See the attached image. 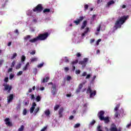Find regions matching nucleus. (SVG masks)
<instances>
[{
	"instance_id": "nucleus-60",
	"label": "nucleus",
	"mask_w": 131,
	"mask_h": 131,
	"mask_svg": "<svg viewBox=\"0 0 131 131\" xmlns=\"http://www.w3.org/2000/svg\"><path fill=\"white\" fill-rule=\"evenodd\" d=\"M4 81H5V82H8V81H9V78L6 77L4 79Z\"/></svg>"
},
{
	"instance_id": "nucleus-22",
	"label": "nucleus",
	"mask_w": 131,
	"mask_h": 131,
	"mask_svg": "<svg viewBox=\"0 0 131 131\" xmlns=\"http://www.w3.org/2000/svg\"><path fill=\"white\" fill-rule=\"evenodd\" d=\"M115 2L114 1H110V2H108L107 3V6L108 7H110V6H111V5H113V4H115Z\"/></svg>"
},
{
	"instance_id": "nucleus-36",
	"label": "nucleus",
	"mask_w": 131,
	"mask_h": 131,
	"mask_svg": "<svg viewBox=\"0 0 131 131\" xmlns=\"http://www.w3.org/2000/svg\"><path fill=\"white\" fill-rule=\"evenodd\" d=\"M23 114L24 115H26V114H27V110H26V108L24 109Z\"/></svg>"
},
{
	"instance_id": "nucleus-28",
	"label": "nucleus",
	"mask_w": 131,
	"mask_h": 131,
	"mask_svg": "<svg viewBox=\"0 0 131 131\" xmlns=\"http://www.w3.org/2000/svg\"><path fill=\"white\" fill-rule=\"evenodd\" d=\"M77 63H78V60L76 59V60L72 61L71 62V64L72 65H75V64H77Z\"/></svg>"
},
{
	"instance_id": "nucleus-58",
	"label": "nucleus",
	"mask_w": 131,
	"mask_h": 131,
	"mask_svg": "<svg viewBox=\"0 0 131 131\" xmlns=\"http://www.w3.org/2000/svg\"><path fill=\"white\" fill-rule=\"evenodd\" d=\"M33 73H37V69L34 68V69H33Z\"/></svg>"
},
{
	"instance_id": "nucleus-2",
	"label": "nucleus",
	"mask_w": 131,
	"mask_h": 131,
	"mask_svg": "<svg viewBox=\"0 0 131 131\" xmlns=\"http://www.w3.org/2000/svg\"><path fill=\"white\" fill-rule=\"evenodd\" d=\"M127 17L126 16H122L120 18H118L117 20L116 21L115 24L114 28H115L116 30L118 28H121V25L124 23L125 20H126Z\"/></svg>"
},
{
	"instance_id": "nucleus-37",
	"label": "nucleus",
	"mask_w": 131,
	"mask_h": 131,
	"mask_svg": "<svg viewBox=\"0 0 131 131\" xmlns=\"http://www.w3.org/2000/svg\"><path fill=\"white\" fill-rule=\"evenodd\" d=\"M22 74H23V72L22 71H20L17 73V76H20V75H22Z\"/></svg>"
},
{
	"instance_id": "nucleus-20",
	"label": "nucleus",
	"mask_w": 131,
	"mask_h": 131,
	"mask_svg": "<svg viewBox=\"0 0 131 131\" xmlns=\"http://www.w3.org/2000/svg\"><path fill=\"white\" fill-rule=\"evenodd\" d=\"M30 38H31V36H30V35H28L25 36L24 40H25V41H27V40H28V39H30Z\"/></svg>"
},
{
	"instance_id": "nucleus-42",
	"label": "nucleus",
	"mask_w": 131,
	"mask_h": 131,
	"mask_svg": "<svg viewBox=\"0 0 131 131\" xmlns=\"http://www.w3.org/2000/svg\"><path fill=\"white\" fill-rule=\"evenodd\" d=\"M15 64H16V62H15V61H12L11 65V68H13V67H14V66H15Z\"/></svg>"
},
{
	"instance_id": "nucleus-41",
	"label": "nucleus",
	"mask_w": 131,
	"mask_h": 131,
	"mask_svg": "<svg viewBox=\"0 0 131 131\" xmlns=\"http://www.w3.org/2000/svg\"><path fill=\"white\" fill-rule=\"evenodd\" d=\"M97 131H103V130L101 129V125H98L97 128Z\"/></svg>"
},
{
	"instance_id": "nucleus-44",
	"label": "nucleus",
	"mask_w": 131,
	"mask_h": 131,
	"mask_svg": "<svg viewBox=\"0 0 131 131\" xmlns=\"http://www.w3.org/2000/svg\"><path fill=\"white\" fill-rule=\"evenodd\" d=\"M39 111V107H38L35 110V113L36 114Z\"/></svg>"
},
{
	"instance_id": "nucleus-40",
	"label": "nucleus",
	"mask_w": 131,
	"mask_h": 131,
	"mask_svg": "<svg viewBox=\"0 0 131 131\" xmlns=\"http://www.w3.org/2000/svg\"><path fill=\"white\" fill-rule=\"evenodd\" d=\"M80 126V124L79 123H77L74 125V128H77L78 127H79Z\"/></svg>"
},
{
	"instance_id": "nucleus-17",
	"label": "nucleus",
	"mask_w": 131,
	"mask_h": 131,
	"mask_svg": "<svg viewBox=\"0 0 131 131\" xmlns=\"http://www.w3.org/2000/svg\"><path fill=\"white\" fill-rule=\"evenodd\" d=\"M31 63H33L34 62H37L38 61V58L37 57H32L31 59Z\"/></svg>"
},
{
	"instance_id": "nucleus-11",
	"label": "nucleus",
	"mask_w": 131,
	"mask_h": 131,
	"mask_svg": "<svg viewBox=\"0 0 131 131\" xmlns=\"http://www.w3.org/2000/svg\"><path fill=\"white\" fill-rule=\"evenodd\" d=\"M64 112V108L60 107L58 110V115L59 118H62L63 117V112Z\"/></svg>"
},
{
	"instance_id": "nucleus-19",
	"label": "nucleus",
	"mask_w": 131,
	"mask_h": 131,
	"mask_svg": "<svg viewBox=\"0 0 131 131\" xmlns=\"http://www.w3.org/2000/svg\"><path fill=\"white\" fill-rule=\"evenodd\" d=\"M96 94H97L96 91H94L93 92H91V93H90V98H93V97L96 96Z\"/></svg>"
},
{
	"instance_id": "nucleus-54",
	"label": "nucleus",
	"mask_w": 131,
	"mask_h": 131,
	"mask_svg": "<svg viewBox=\"0 0 131 131\" xmlns=\"http://www.w3.org/2000/svg\"><path fill=\"white\" fill-rule=\"evenodd\" d=\"M64 71H66V72H68V71H69V68L68 67L64 68Z\"/></svg>"
},
{
	"instance_id": "nucleus-29",
	"label": "nucleus",
	"mask_w": 131,
	"mask_h": 131,
	"mask_svg": "<svg viewBox=\"0 0 131 131\" xmlns=\"http://www.w3.org/2000/svg\"><path fill=\"white\" fill-rule=\"evenodd\" d=\"M95 123H96V121L93 120L90 123L89 126H93Z\"/></svg>"
},
{
	"instance_id": "nucleus-10",
	"label": "nucleus",
	"mask_w": 131,
	"mask_h": 131,
	"mask_svg": "<svg viewBox=\"0 0 131 131\" xmlns=\"http://www.w3.org/2000/svg\"><path fill=\"white\" fill-rule=\"evenodd\" d=\"M4 121L7 125H8L9 126H12L13 125V124L10 121V118H6Z\"/></svg>"
},
{
	"instance_id": "nucleus-9",
	"label": "nucleus",
	"mask_w": 131,
	"mask_h": 131,
	"mask_svg": "<svg viewBox=\"0 0 131 131\" xmlns=\"http://www.w3.org/2000/svg\"><path fill=\"white\" fill-rule=\"evenodd\" d=\"M51 93L53 96L57 94V88L56 85H53L51 87Z\"/></svg>"
},
{
	"instance_id": "nucleus-7",
	"label": "nucleus",
	"mask_w": 131,
	"mask_h": 131,
	"mask_svg": "<svg viewBox=\"0 0 131 131\" xmlns=\"http://www.w3.org/2000/svg\"><path fill=\"white\" fill-rule=\"evenodd\" d=\"M3 86H4V91H7L8 93H11V91L12 90V86H10L9 84H7L5 83L3 84Z\"/></svg>"
},
{
	"instance_id": "nucleus-61",
	"label": "nucleus",
	"mask_w": 131,
	"mask_h": 131,
	"mask_svg": "<svg viewBox=\"0 0 131 131\" xmlns=\"http://www.w3.org/2000/svg\"><path fill=\"white\" fill-rule=\"evenodd\" d=\"M73 118H74V116H70L69 117V119L70 120H72V119H73Z\"/></svg>"
},
{
	"instance_id": "nucleus-53",
	"label": "nucleus",
	"mask_w": 131,
	"mask_h": 131,
	"mask_svg": "<svg viewBox=\"0 0 131 131\" xmlns=\"http://www.w3.org/2000/svg\"><path fill=\"white\" fill-rule=\"evenodd\" d=\"M86 74H87L86 72H84L82 74L81 76H86Z\"/></svg>"
},
{
	"instance_id": "nucleus-23",
	"label": "nucleus",
	"mask_w": 131,
	"mask_h": 131,
	"mask_svg": "<svg viewBox=\"0 0 131 131\" xmlns=\"http://www.w3.org/2000/svg\"><path fill=\"white\" fill-rule=\"evenodd\" d=\"M51 12V9H49V8H46L45 9L43 10V13H50Z\"/></svg>"
},
{
	"instance_id": "nucleus-47",
	"label": "nucleus",
	"mask_w": 131,
	"mask_h": 131,
	"mask_svg": "<svg viewBox=\"0 0 131 131\" xmlns=\"http://www.w3.org/2000/svg\"><path fill=\"white\" fill-rule=\"evenodd\" d=\"M97 31H100L101 30V25H99V26L97 28Z\"/></svg>"
},
{
	"instance_id": "nucleus-25",
	"label": "nucleus",
	"mask_w": 131,
	"mask_h": 131,
	"mask_svg": "<svg viewBox=\"0 0 131 131\" xmlns=\"http://www.w3.org/2000/svg\"><path fill=\"white\" fill-rule=\"evenodd\" d=\"M25 60H26V57L25 55H22L21 58V62H25Z\"/></svg>"
},
{
	"instance_id": "nucleus-48",
	"label": "nucleus",
	"mask_w": 131,
	"mask_h": 131,
	"mask_svg": "<svg viewBox=\"0 0 131 131\" xmlns=\"http://www.w3.org/2000/svg\"><path fill=\"white\" fill-rule=\"evenodd\" d=\"M87 92H88L90 94V93H91L92 89L91 88V87L88 88V89L87 90Z\"/></svg>"
},
{
	"instance_id": "nucleus-6",
	"label": "nucleus",
	"mask_w": 131,
	"mask_h": 131,
	"mask_svg": "<svg viewBox=\"0 0 131 131\" xmlns=\"http://www.w3.org/2000/svg\"><path fill=\"white\" fill-rule=\"evenodd\" d=\"M105 129L106 131H117V127H116V125L115 124L113 123L111 124L110 129L107 127H105Z\"/></svg>"
},
{
	"instance_id": "nucleus-15",
	"label": "nucleus",
	"mask_w": 131,
	"mask_h": 131,
	"mask_svg": "<svg viewBox=\"0 0 131 131\" xmlns=\"http://www.w3.org/2000/svg\"><path fill=\"white\" fill-rule=\"evenodd\" d=\"M86 25H88V21L84 20L80 28V30H82V29H83L84 28H85V27H86Z\"/></svg>"
},
{
	"instance_id": "nucleus-13",
	"label": "nucleus",
	"mask_w": 131,
	"mask_h": 131,
	"mask_svg": "<svg viewBox=\"0 0 131 131\" xmlns=\"http://www.w3.org/2000/svg\"><path fill=\"white\" fill-rule=\"evenodd\" d=\"M36 106V103L35 102H33L32 105V107L30 108V113H33V111H34V109H35V107Z\"/></svg>"
},
{
	"instance_id": "nucleus-34",
	"label": "nucleus",
	"mask_w": 131,
	"mask_h": 131,
	"mask_svg": "<svg viewBox=\"0 0 131 131\" xmlns=\"http://www.w3.org/2000/svg\"><path fill=\"white\" fill-rule=\"evenodd\" d=\"M44 64L45 63L43 62H42V63H40L39 64H38L37 66V68H41V67H42L43 66Z\"/></svg>"
},
{
	"instance_id": "nucleus-49",
	"label": "nucleus",
	"mask_w": 131,
	"mask_h": 131,
	"mask_svg": "<svg viewBox=\"0 0 131 131\" xmlns=\"http://www.w3.org/2000/svg\"><path fill=\"white\" fill-rule=\"evenodd\" d=\"M91 74H88L86 75V77H85V79H89L90 78H91Z\"/></svg>"
},
{
	"instance_id": "nucleus-62",
	"label": "nucleus",
	"mask_w": 131,
	"mask_h": 131,
	"mask_svg": "<svg viewBox=\"0 0 131 131\" xmlns=\"http://www.w3.org/2000/svg\"><path fill=\"white\" fill-rule=\"evenodd\" d=\"M95 42V39H91L90 40V43H93V42Z\"/></svg>"
},
{
	"instance_id": "nucleus-31",
	"label": "nucleus",
	"mask_w": 131,
	"mask_h": 131,
	"mask_svg": "<svg viewBox=\"0 0 131 131\" xmlns=\"http://www.w3.org/2000/svg\"><path fill=\"white\" fill-rule=\"evenodd\" d=\"M21 66H22V64H21V63H19L16 66L15 69H20V68H21Z\"/></svg>"
},
{
	"instance_id": "nucleus-35",
	"label": "nucleus",
	"mask_w": 131,
	"mask_h": 131,
	"mask_svg": "<svg viewBox=\"0 0 131 131\" xmlns=\"http://www.w3.org/2000/svg\"><path fill=\"white\" fill-rule=\"evenodd\" d=\"M64 62L66 63H69V59H68V57H64Z\"/></svg>"
},
{
	"instance_id": "nucleus-30",
	"label": "nucleus",
	"mask_w": 131,
	"mask_h": 131,
	"mask_svg": "<svg viewBox=\"0 0 131 131\" xmlns=\"http://www.w3.org/2000/svg\"><path fill=\"white\" fill-rule=\"evenodd\" d=\"M24 130V125H22L20 127L18 128V131H23Z\"/></svg>"
},
{
	"instance_id": "nucleus-3",
	"label": "nucleus",
	"mask_w": 131,
	"mask_h": 131,
	"mask_svg": "<svg viewBox=\"0 0 131 131\" xmlns=\"http://www.w3.org/2000/svg\"><path fill=\"white\" fill-rule=\"evenodd\" d=\"M105 114V112L103 111H100L98 113V117H99L100 120L101 121H104L105 123H109L110 122V118L109 117H104V115Z\"/></svg>"
},
{
	"instance_id": "nucleus-5",
	"label": "nucleus",
	"mask_w": 131,
	"mask_h": 131,
	"mask_svg": "<svg viewBox=\"0 0 131 131\" xmlns=\"http://www.w3.org/2000/svg\"><path fill=\"white\" fill-rule=\"evenodd\" d=\"M43 10V7L41 4H38L36 7L33 9V12H37L40 13Z\"/></svg>"
},
{
	"instance_id": "nucleus-1",
	"label": "nucleus",
	"mask_w": 131,
	"mask_h": 131,
	"mask_svg": "<svg viewBox=\"0 0 131 131\" xmlns=\"http://www.w3.org/2000/svg\"><path fill=\"white\" fill-rule=\"evenodd\" d=\"M49 36V33L46 32L43 34H39L38 35L31 39L29 40V42L33 43L34 42H36V41H38V40H45L48 38Z\"/></svg>"
},
{
	"instance_id": "nucleus-33",
	"label": "nucleus",
	"mask_w": 131,
	"mask_h": 131,
	"mask_svg": "<svg viewBox=\"0 0 131 131\" xmlns=\"http://www.w3.org/2000/svg\"><path fill=\"white\" fill-rule=\"evenodd\" d=\"M16 57H17V53H14L13 54V56L11 57V60H13V59H15V58Z\"/></svg>"
},
{
	"instance_id": "nucleus-57",
	"label": "nucleus",
	"mask_w": 131,
	"mask_h": 131,
	"mask_svg": "<svg viewBox=\"0 0 131 131\" xmlns=\"http://www.w3.org/2000/svg\"><path fill=\"white\" fill-rule=\"evenodd\" d=\"M76 74H80V70H76Z\"/></svg>"
},
{
	"instance_id": "nucleus-4",
	"label": "nucleus",
	"mask_w": 131,
	"mask_h": 131,
	"mask_svg": "<svg viewBox=\"0 0 131 131\" xmlns=\"http://www.w3.org/2000/svg\"><path fill=\"white\" fill-rule=\"evenodd\" d=\"M88 62H89V58H84L83 60H80L79 61V64H80V65H82V67L84 68L86 66Z\"/></svg>"
},
{
	"instance_id": "nucleus-12",
	"label": "nucleus",
	"mask_w": 131,
	"mask_h": 131,
	"mask_svg": "<svg viewBox=\"0 0 131 131\" xmlns=\"http://www.w3.org/2000/svg\"><path fill=\"white\" fill-rule=\"evenodd\" d=\"M83 88V85H82V83H80L79 84L78 89H76V94H79V92H81V89Z\"/></svg>"
},
{
	"instance_id": "nucleus-55",
	"label": "nucleus",
	"mask_w": 131,
	"mask_h": 131,
	"mask_svg": "<svg viewBox=\"0 0 131 131\" xmlns=\"http://www.w3.org/2000/svg\"><path fill=\"white\" fill-rule=\"evenodd\" d=\"M12 71H13V68H10L8 69V73H9V72H12Z\"/></svg>"
},
{
	"instance_id": "nucleus-14",
	"label": "nucleus",
	"mask_w": 131,
	"mask_h": 131,
	"mask_svg": "<svg viewBox=\"0 0 131 131\" xmlns=\"http://www.w3.org/2000/svg\"><path fill=\"white\" fill-rule=\"evenodd\" d=\"M8 103H11L14 100V94H10L7 97Z\"/></svg>"
},
{
	"instance_id": "nucleus-26",
	"label": "nucleus",
	"mask_w": 131,
	"mask_h": 131,
	"mask_svg": "<svg viewBox=\"0 0 131 131\" xmlns=\"http://www.w3.org/2000/svg\"><path fill=\"white\" fill-rule=\"evenodd\" d=\"M59 108H60V105L56 104L54 106V111H57V110H58Z\"/></svg>"
},
{
	"instance_id": "nucleus-43",
	"label": "nucleus",
	"mask_w": 131,
	"mask_h": 131,
	"mask_svg": "<svg viewBox=\"0 0 131 131\" xmlns=\"http://www.w3.org/2000/svg\"><path fill=\"white\" fill-rule=\"evenodd\" d=\"M84 8L85 11H86V10H88V9H89V5H88V4L85 5L84 6Z\"/></svg>"
},
{
	"instance_id": "nucleus-39",
	"label": "nucleus",
	"mask_w": 131,
	"mask_h": 131,
	"mask_svg": "<svg viewBox=\"0 0 131 131\" xmlns=\"http://www.w3.org/2000/svg\"><path fill=\"white\" fill-rule=\"evenodd\" d=\"M16 109L17 110H20V109H21V103H19L16 106Z\"/></svg>"
},
{
	"instance_id": "nucleus-52",
	"label": "nucleus",
	"mask_w": 131,
	"mask_h": 131,
	"mask_svg": "<svg viewBox=\"0 0 131 131\" xmlns=\"http://www.w3.org/2000/svg\"><path fill=\"white\" fill-rule=\"evenodd\" d=\"M14 33H16V34H17V35H19V31L18 30V29H16L14 31Z\"/></svg>"
},
{
	"instance_id": "nucleus-56",
	"label": "nucleus",
	"mask_w": 131,
	"mask_h": 131,
	"mask_svg": "<svg viewBox=\"0 0 131 131\" xmlns=\"http://www.w3.org/2000/svg\"><path fill=\"white\" fill-rule=\"evenodd\" d=\"M30 55H35V50H33L32 52H30Z\"/></svg>"
},
{
	"instance_id": "nucleus-21",
	"label": "nucleus",
	"mask_w": 131,
	"mask_h": 131,
	"mask_svg": "<svg viewBox=\"0 0 131 131\" xmlns=\"http://www.w3.org/2000/svg\"><path fill=\"white\" fill-rule=\"evenodd\" d=\"M45 114L46 116H50V114H51V112L50 111V110H47L45 111Z\"/></svg>"
},
{
	"instance_id": "nucleus-8",
	"label": "nucleus",
	"mask_w": 131,
	"mask_h": 131,
	"mask_svg": "<svg viewBox=\"0 0 131 131\" xmlns=\"http://www.w3.org/2000/svg\"><path fill=\"white\" fill-rule=\"evenodd\" d=\"M84 19V16H79V18H77L76 20L74 21V23L76 24V25H78L80 24V22H82L83 20Z\"/></svg>"
},
{
	"instance_id": "nucleus-38",
	"label": "nucleus",
	"mask_w": 131,
	"mask_h": 131,
	"mask_svg": "<svg viewBox=\"0 0 131 131\" xmlns=\"http://www.w3.org/2000/svg\"><path fill=\"white\" fill-rule=\"evenodd\" d=\"M89 31H90V28L87 27V28H86L85 31H84V33H85L86 34V33H89Z\"/></svg>"
},
{
	"instance_id": "nucleus-50",
	"label": "nucleus",
	"mask_w": 131,
	"mask_h": 131,
	"mask_svg": "<svg viewBox=\"0 0 131 131\" xmlns=\"http://www.w3.org/2000/svg\"><path fill=\"white\" fill-rule=\"evenodd\" d=\"M14 75L13 74H10L9 75V78L10 79H12V78H14Z\"/></svg>"
},
{
	"instance_id": "nucleus-59",
	"label": "nucleus",
	"mask_w": 131,
	"mask_h": 131,
	"mask_svg": "<svg viewBox=\"0 0 131 131\" xmlns=\"http://www.w3.org/2000/svg\"><path fill=\"white\" fill-rule=\"evenodd\" d=\"M31 100H34V99H35V96H34V95L32 94L31 95Z\"/></svg>"
},
{
	"instance_id": "nucleus-24",
	"label": "nucleus",
	"mask_w": 131,
	"mask_h": 131,
	"mask_svg": "<svg viewBox=\"0 0 131 131\" xmlns=\"http://www.w3.org/2000/svg\"><path fill=\"white\" fill-rule=\"evenodd\" d=\"M119 107H120V104H118L116 105V107L114 108L115 111H118V109H119Z\"/></svg>"
},
{
	"instance_id": "nucleus-64",
	"label": "nucleus",
	"mask_w": 131,
	"mask_h": 131,
	"mask_svg": "<svg viewBox=\"0 0 131 131\" xmlns=\"http://www.w3.org/2000/svg\"><path fill=\"white\" fill-rule=\"evenodd\" d=\"M86 33H84V32L82 34L81 36L83 37V36H85Z\"/></svg>"
},
{
	"instance_id": "nucleus-18",
	"label": "nucleus",
	"mask_w": 131,
	"mask_h": 131,
	"mask_svg": "<svg viewBox=\"0 0 131 131\" xmlns=\"http://www.w3.org/2000/svg\"><path fill=\"white\" fill-rule=\"evenodd\" d=\"M29 66H30L29 62H27L25 66L23 68V71H26V70L28 69V67H29Z\"/></svg>"
},
{
	"instance_id": "nucleus-16",
	"label": "nucleus",
	"mask_w": 131,
	"mask_h": 131,
	"mask_svg": "<svg viewBox=\"0 0 131 131\" xmlns=\"http://www.w3.org/2000/svg\"><path fill=\"white\" fill-rule=\"evenodd\" d=\"M50 80V77L48 76H46L45 78H43L42 82L43 83H45L46 82H48V81H49V80Z\"/></svg>"
},
{
	"instance_id": "nucleus-63",
	"label": "nucleus",
	"mask_w": 131,
	"mask_h": 131,
	"mask_svg": "<svg viewBox=\"0 0 131 131\" xmlns=\"http://www.w3.org/2000/svg\"><path fill=\"white\" fill-rule=\"evenodd\" d=\"M11 45H12V42L10 41V42H8L7 46H8V47H11Z\"/></svg>"
},
{
	"instance_id": "nucleus-51",
	"label": "nucleus",
	"mask_w": 131,
	"mask_h": 131,
	"mask_svg": "<svg viewBox=\"0 0 131 131\" xmlns=\"http://www.w3.org/2000/svg\"><path fill=\"white\" fill-rule=\"evenodd\" d=\"M71 79V76H68L67 77V81H69Z\"/></svg>"
},
{
	"instance_id": "nucleus-46",
	"label": "nucleus",
	"mask_w": 131,
	"mask_h": 131,
	"mask_svg": "<svg viewBox=\"0 0 131 131\" xmlns=\"http://www.w3.org/2000/svg\"><path fill=\"white\" fill-rule=\"evenodd\" d=\"M76 57H78V58H79V57H81V54H80V53L78 52L76 55Z\"/></svg>"
},
{
	"instance_id": "nucleus-45",
	"label": "nucleus",
	"mask_w": 131,
	"mask_h": 131,
	"mask_svg": "<svg viewBox=\"0 0 131 131\" xmlns=\"http://www.w3.org/2000/svg\"><path fill=\"white\" fill-rule=\"evenodd\" d=\"M101 40V39H99L98 40L96 41V46H99V43H100Z\"/></svg>"
},
{
	"instance_id": "nucleus-32",
	"label": "nucleus",
	"mask_w": 131,
	"mask_h": 131,
	"mask_svg": "<svg viewBox=\"0 0 131 131\" xmlns=\"http://www.w3.org/2000/svg\"><path fill=\"white\" fill-rule=\"evenodd\" d=\"M40 100H41V98L40 97V96H39V95L37 96L36 98V100L37 101V102H39Z\"/></svg>"
},
{
	"instance_id": "nucleus-27",
	"label": "nucleus",
	"mask_w": 131,
	"mask_h": 131,
	"mask_svg": "<svg viewBox=\"0 0 131 131\" xmlns=\"http://www.w3.org/2000/svg\"><path fill=\"white\" fill-rule=\"evenodd\" d=\"M119 115H120L119 114V113H118V112H116L114 115V117L115 118H119V117H118V116H119Z\"/></svg>"
}]
</instances>
